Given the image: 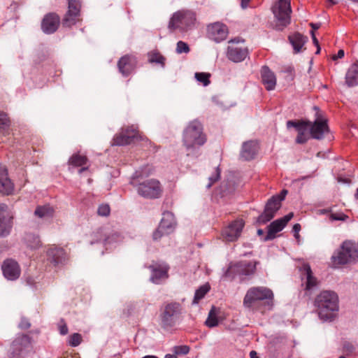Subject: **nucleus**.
Segmentation results:
<instances>
[{
	"label": "nucleus",
	"instance_id": "5701e85b",
	"mask_svg": "<svg viewBox=\"0 0 358 358\" xmlns=\"http://www.w3.org/2000/svg\"><path fill=\"white\" fill-rule=\"evenodd\" d=\"M14 190V185L8 176L5 167L0 166V192L3 194H10Z\"/></svg>",
	"mask_w": 358,
	"mask_h": 358
},
{
	"label": "nucleus",
	"instance_id": "79ce46f5",
	"mask_svg": "<svg viewBox=\"0 0 358 358\" xmlns=\"http://www.w3.org/2000/svg\"><path fill=\"white\" fill-rule=\"evenodd\" d=\"M189 52V48L187 43L181 41L177 43L176 52L178 54L188 53Z\"/></svg>",
	"mask_w": 358,
	"mask_h": 358
},
{
	"label": "nucleus",
	"instance_id": "a211bd4d",
	"mask_svg": "<svg viewBox=\"0 0 358 358\" xmlns=\"http://www.w3.org/2000/svg\"><path fill=\"white\" fill-rule=\"evenodd\" d=\"M1 269L4 277L9 280H15L20 275V266L13 259L5 260L1 266Z\"/></svg>",
	"mask_w": 358,
	"mask_h": 358
},
{
	"label": "nucleus",
	"instance_id": "c9c22d12",
	"mask_svg": "<svg viewBox=\"0 0 358 358\" xmlns=\"http://www.w3.org/2000/svg\"><path fill=\"white\" fill-rule=\"evenodd\" d=\"M165 57L157 52H151L148 54V61L150 63L160 64L162 67L165 66Z\"/></svg>",
	"mask_w": 358,
	"mask_h": 358
},
{
	"label": "nucleus",
	"instance_id": "423d86ee",
	"mask_svg": "<svg viewBox=\"0 0 358 358\" xmlns=\"http://www.w3.org/2000/svg\"><path fill=\"white\" fill-rule=\"evenodd\" d=\"M271 10L277 22L278 29L281 30L290 23L291 0H277L272 6Z\"/></svg>",
	"mask_w": 358,
	"mask_h": 358
},
{
	"label": "nucleus",
	"instance_id": "2eb2a0df",
	"mask_svg": "<svg viewBox=\"0 0 358 358\" xmlns=\"http://www.w3.org/2000/svg\"><path fill=\"white\" fill-rule=\"evenodd\" d=\"M280 203L277 196H272L267 201L264 213L259 216L258 222L262 224L269 222L280 208Z\"/></svg>",
	"mask_w": 358,
	"mask_h": 358
},
{
	"label": "nucleus",
	"instance_id": "69168bd1",
	"mask_svg": "<svg viewBox=\"0 0 358 358\" xmlns=\"http://www.w3.org/2000/svg\"><path fill=\"white\" fill-rule=\"evenodd\" d=\"M350 1L354 3H358V0H350Z\"/></svg>",
	"mask_w": 358,
	"mask_h": 358
},
{
	"label": "nucleus",
	"instance_id": "0eeeda50",
	"mask_svg": "<svg viewBox=\"0 0 358 358\" xmlns=\"http://www.w3.org/2000/svg\"><path fill=\"white\" fill-rule=\"evenodd\" d=\"M273 292L265 287H253L250 288L243 299V306L249 309H252L255 305L266 299L272 300Z\"/></svg>",
	"mask_w": 358,
	"mask_h": 358
},
{
	"label": "nucleus",
	"instance_id": "f8f14e48",
	"mask_svg": "<svg viewBox=\"0 0 358 358\" xmlns=\"http://www.w3.org/2000/svg\"><path fill=\"white\" fill-rule=\"evenodd\" d=\"M245 222L242 219H238L231 222L226 227L222 233V238L225 241H236L241 234Z\"/></svg>",
	"mask_w": 358,
	"mask_h": 358
},
{
	"label": "nucleus",
	"instance_id": "cd10ccee",
	"mask_svg": "<svg viewBox=\"0 0 358 358\" xmlns=\"http://www.w3.org/2000/svg\"><path fill=\"white\" fill-rule=\"evenodd\" d=\"M262 81L267 90H274L276 85L275 74L267 67L263 66L261 70Z\"/></svg>",
	"mask_w": 358,
	"mask_h": 358
},
{
	"label": "nucleus",
	"instance_id": "39448f33",
	"mask_svg": "<svg viewBox=\"0 0 358 358\" xmlns=\"http://www.w3.org/2000/svg\"><path fill=\"white\" fill-rule=\"evenodd\" d=\"M196 22L195 13L191 10H178L173 13L169 22L171 31H185L192 29Z\"/></svg>",
	"mask_w": 358,
	"mask_h": 358
},
{
	"label": "nucleus",
	"instance_id": "bf43d9fd",
	"mask_svg": "<svg viewBox=\"0 0 358 358\" xmlns=\"http://www.w3.org/2000/svg\"><path fill=\"white\" fill-rule=\"evenodd\" d=\"M310 26L314 30L318 29L320 27V24L310 23Z\"/></svg>",
	"mask_w": 358,
	"mask_h": 358
},
{
	"label": "nucleus",
	"instance_id": "f257e3e1",
	"mask_svg": "<svg viewBox=\"0 0 358 358\" xmlns=\"http://www.w3.org/2000/svg\"><path fill=\"white\" fill-rule=\"evenodd\" d=\"M315 306L323 321H331L338 310V297L334 292L322 291L317 296Z\"/></svg>",
	"mask_w": 358,
	"mask_h": 358
},
{
	"label": "nucleus",
	"instance_id": "2f4dec72",
	"mask_svg": "<svg viewBox=\"0 0 358 358\" xmlns=\"http://www.w3.org/2000/svg\"><path fill=\"white\" fill-rule=\"evenodd\" d=\"M54 209L50 205L38 206L34 212L36 217L39 218H49L52 217Z\"/></svg>",
	"mask_w": 358,
	"mask_h": 358
},
{
	"label": "nucleus",
	"instance_id": "7ed1b4c3",
	"mask_svg": "<svg viewBox=\"0 0 358 358\" xmlns=\"http://www.w3.org/2000/svg\"><path fill=\"white\" fill-rule=\"evenodd\" d=\"M144 173H135L131 178V184L136 188L139 195L147 199L159 198L162 192V188L159 180L149 179L142 182L137 183V179Z\"/></svg>",
	"mask_w": 358,
	"mask_h": 358
},
{
	"label": "nucleus",
	"instance_id": "7c9ffc66",
	"mask_svg": "<svg viewBox=\"0 0 358 358\" xmlns=\"http://www.w3.org/2000/svg\"><path fill=\"white\" fill-rule=\"evenodd\" d=\"M289 40L294 50V52L297 53L301 50L302 47L306 43V37L299 33H295L289 36Z\"/></svg>",
	"mask_w": 358,
	"mask_h": 358
},
{
	"label": "nucleus",
	"instance_id": "8fccbe9b",
	"mask_svg": "<svg viewBox=\"0 0 358 358\" xmlns=\"http://www.w3.org/2000/svg\"><path fill=\"white\" fill-rule=\"evenodd\" d=\"M30 326H31V324L27 319L22 318L21 322L19 324L20 328L26 329L29 328Z\"/></svg>",
	"mask_w": 358,
	"mask_h": 358
},
{
	"label": "nucleus",
	"instance_id": "6e6552de",
	"mask_svg": "<svg viewBox=\"0 0 358 358\" xmlns=\"http://www.w3.org/2000/svg\"><path fill=\"white\" fill-rule=\"evenodd\" d=\"M181 310L178 303L166 304L160 315L162 327L165 329L173 327L179 320Z\"/></svg>",
	"mask_w": 358,
	"mask_h": 358
},
{
	"label": "nucleus",
	"instance_id": "c85d7f7f",
	"mask_svg": "<svg viewBox=\"0 0 358 358\" xmlns=\"http://www.w3.org/2000/svg\"><path fill=\"white\" fill-rule=\"evenodd\" d=\"M46 254L48 259L55 265L65 259L66 253L64 249L54 245L48 249Z\"/></svg>",
	"mask_w": 358,
	"mask_h": 358
},
{
	"label": "nucleus",
	"instance_id": "393cba45",
	"mask_svg": "<svg viewBox=\"0 0 358 358\" xmlns=\"http://www.w3.org/2000/svg\"><path fill=\"white\" fill-rule=\"evenodd\" d=\"M7 209L6 204L0 203V236H6L10 233L11 225Z\"/></svg>",
	"mask_w": 358,
	"mask_h": 358
},
{
	"label": "nucleus",
	"instance_id": "9b49d317",
	"mask_svg": "<svg viewBox=\"0 0 358 358\" xmlns=\"http://www.w3.org/2000/svg\"><path fill=\"white\" fill-rule=\"evenodd\" d=\"M141 138L136 126L128 127L116 134L113 138V145H125L131 143L134 138Z\"/></svg>",
	"mask_w": 358,
	"mask_h": 358
},
{
	"label": "nucleus",
	"instance_id": "c03bdc74",
	"mask_svg": "<svg viewBox=\"0 0 358 358\" xmlns=\"http://www.w3.org/2000/svg\"><path fill=\"white\" fill-rule=\"evenodd\" d=\"M110 212V206L108 204H101L99 206L97 213L101 216H108Z\"/></svg>",
	"mask_w": 358,
	"mask_h": 358
},
{
	"label": "nucleus",
	"instance_id": "f03ea898",
	"mask_svg": "<svg viewBox=\"0 0 358 358\" xmlns=\"http://www.w3.org/2000/svg\"><path fill=\"white\" fill-rule=\"evenodd\" d=\"M206 141L201 124L197 120L189 122L183 133V144L187 150L189 152L197 146H201Z\"/></svg>",
	"mask_w": 358,
	"mask_h": 358
},
{
	"label": "nucleus",
	"instance_id": "4d7b16f0",
	"mask_svg": "<svg viewBox=\"0 0 358 358\" xmlns=\"http://www.w3.org/2000/svg\"><path fill=\"white\" fill-rule=\"evenodd\" d=\"M250 0H241V6L243 9H245L248 7V3Z\"/></svg>",
	"mask_w": 358,
	"mask_h": 358
},
{
	"label": "nucleus",
	"instance_id": "e433bc0d",
	"mask_svg": "<svg viewBox=\"0 0 358 358\" xmlns=\"http://www.w3.org/2000/svg\"><path fill=\"white\" fill-rule=\"evenodd\" d=\"M27 245L32 249L38 248L41 246V240L38 236L29 235L26 238Z\"/></svg>",
	"mask_w": 358,
	"mask_h": 358
},
{
	"label": "nucleus",
	"instance_id": "4c0bfd02",
	"mask_svg": "<svg viewBox=\"0 0 358 358\" xmlns=\"http://www.w3.org/2000/svg\"><path fill=\"white\" fill-rule=\"evenodd\" d=\"M194 77L203 86H207L210 84V74L208 73H196Z\"/></svg>",
	"mask_w": 358,
	"mask_h": 358
},
{
	"label": "nucleus",
	"instance_id": "49530a36",
	"mask_svg": "<svg viewBox=\"0 0 358 358\" xmlns=\"http://www.w3.org/2000/svg\"><path fill=\"white\" fill-rule=\"evenodd\" d=\"M189 351V348L187 345L175 346L173 352L176 355H187Z\"/></svg>",
	"mask_w": 358,
	"mask_h": 358
},
{
	"label": "nucleus",
	"instance_id": "680f3d73",
	"mask_svg": "<svg viewBox=\"0 0 358 358\" xmlns=\"http://www.w3.org/2000/svg\"><path fill=\"white\" fill-rule=\"evenodd\" d=\"M165 358H178L175 355L168 354L165 356Z\"/></svg>",
	"mask_w": 358,
	"mask_h": 358
},
{
	"label": "nucleus",
	"instance_id": "13d9d810",
	"mask_svg": "<svg viewBox=\"0 0 358 358\" xmlns=\"http://www.w3.org/2000/svg\"><path fill=\"white\" fill-rule=\"evenodd\" d=\"M250 358H259L257 356V353L254 350H252L250 352Z\"/></svg>",
	"mask_w": 358,
	"mask_h": 358
},
{
	"label": "nucleus",
	"instance_id": "09e8293b",
	"mask_svg": "<svg viewBox=\"0 0 358 358\" xmlns=\"http://www.w3.org/2000/svg\"><path fill=\"white\" fill-rule=\"evenodd\" d=\"M121 241V236L119 234H113L111 236L107 237L106 239H104L105 245L110 244L114 241Z\"/></svg>",
	"mask_w": 358,
	"mask_h": 358
},
{
	"label": "nucleus",
	"instance_id": "ea45409f",
	"mask_svg": "<svg viewBox=\"0 0 358 358\" xmlns=\"http://www.w3.org/2000/svg\"><path fill=\"white\" fill-rule=\"evenodd\" d=\"M329 219L331 221H346L348 216L341 212L331 213L329 215Z\"/></svg>",
	"mask_w": 358,
	"mask_h": 358
},
{
	"label": "nucleus",
	"instance_id": "72a5a7b5",
	"mask_svg": "<svg viewBox=\"0 0 358 358\" xmlns=\"http://www.w3.org/2000/svg\"><path fill=\"white\" fill-rule=\"evenodd\" d=\"M210 287L208 283L203 285L198 289L196 290L194 297L193 299V303H198L199 301L202 299L205 295L209 292Z\"/></svg>",
	"mask_w": 358,
	"mask_h": 358
},
{
	"label": "nucleus",
	"instance_id": "e2e57ef3",
	"mask_svg": "<svg viewBox=\"0 0 358 358\" xmlns=\"http://www.w3.org/2000/svg\"><path fill=\"white\" fill-rule=\"evenodd\" d=\"M88 169V166H85V167H83L81 168L79 171H78V173L80 174L82 173L84 171H86Z\"/></svg>",
	"mask_w": 358,
	"mask_h": 358
},
{
	"label": "nucleus",
	"instance_id": "a19ab883",
	"mask_svg": "<svg viewBox=\"0 0 358 358\" xmlns=\"http://www.w3.org/2000/svg\"><path fill=\"white\" fill-rule=\"evenodd\" d=\"M308 129V126H305L301 128L300 130H298V136L296 138V141L297 143H304L307 141V138L306 136V132Z\"/></svg>",
	"mask_w": 358,
	"mask_h": 358
},
{
	"label": "nucleus",
	"instance_id": "473e14b6",
	"mask_svg": "<svg viewBox=\"0 0 358 358\" xmlns=\"http://www.w3.org/2000/svg\"><path fill=\"white\" fill-rule=\"evenodd\" d=\"M220 313V310L215 306H213L211 310L209 312L208 317L206 321V324L208 327H215L218 325L219 320H218V314Z\"/></svg>",
	"mask_w": 358,
	"mask_h": 358
},
{
	"label": "nucleus",
	"instance_id": "5fc2aeb1",
	"mask_svg": "<svg viewBox=\"0 0 358 358\" xmlns=\"http://www.w3.org/2000/svg\"><path fill=\"white\" fill-rule=\"evenodd\" d=\"M287 194V191L286 189L282 190V192L280 193V194L275 195V196L278 197V199L281 202L282 200L285 199V196Z\"/></svg>",
	"mask_w": 358,
	"mask_h": 358
},
{
	"label": "nucleus",
	"instance_id": "c756f323",
	"mask_svg": "<svg viewBox=\"0 0 358 358\" xmlns=\"http://www.w3.org/2000/svg\"><path fill=\"white\" fill-rule=\"evenodd\" d=\"M345 83L348 87L358 85V62L352 64L348 69L345 74Z\"/></svg>",
	"mask_w": 358,
	"mask_h": 358
},
{
	"label": "nucleus",
	"instance_id": "052dcab7",
	"mask_svg": "<svg viewBox=\"0 0 358 358\" xmlns=\"http://www.w3.org/2000/svg\"><path fill=\"white\" fill-rule=\"evenodd\" d=\"M328 3L331 4V6L337 4L340 0H327Z\"/></svg>",
	"mask_w": 358,
	"mask_h": 358
},
{
	"label": "nucleus",
	"instance_id": "864d4df0",
	"mask_svg": "<svg viewBox=\"0 0 358 358\" xmlns=\"http://www.w3.org/2000/svg\"><path fill=\"white\" fill-rule=\"evenodd\" d=\"M344 50H339L338 53L336 55H333L332 59L336 60L337 59H341L344 57Z\"/></svg>",
	"mask_w": 358,
	"mask_h": 358
},
{
	"label": "nucleus",
	"instance_id": "dca6fc26",
	"mask_svg": "<svg viewBox=\"0 0 358 358\" xmlns=\"http://www.w3.org/2000/svg\"><path fill=\"white\" fill-rule=\"evenodd\" d=\"M227 27L221 22H215L208 26V34L216 43L225 40L228 36Z\"/></svg>",
	"mask_w": 358,
	"mask_h": 358
},
{
	"label": "nucleus",
	"instance_id": "9d476101",
	"mask_svg": "<svg viewBox=\"0 0 358 358\" xmlns=\"http://www.w3.org/2000/svg\"><path fill=\"white\" fill-rule=\"evenodd\" d=\"M256 270V263L254 262H239L231 265L227 272L226 276H231L235 274L241 277L242 280L244 277L252 275Z\"/></svg>",
	"mask_w": 358,
	"mask_h": 358
},
{
	"label": "nucleus",
	"instance_id": "4468645a",
	"mask_svg": "<svg viewBox=\"0 0 358 358\" xmlns=\"http://www.w3.org/2000/svg\"><path fill=\"white\" fill-rule=\"evenodd\" d=\"M229 43L231 44L227 48V57L236 63L243 61L248 55V48L238 44H235V40H231Z\"/></svg>",
	"mask_w": 358,
	"mask_h": 358
},
{
	"label": "nucleus",
	"instance_id": "3c124183",
	"mask_svg": "<svg viewBox=\"0 0 358 358\" xmlns=\"http://www.w3.org/2000/svg\"><path fill=\"white\" fill-rule=\"evenodd\" d=\"M311 36H312V38H313V41L314 44L317 46L316 54H319L320 51V48L319 46L318 40L316 38L313 31H311Z\"/></svg>",
	"mask_w": 358,
	"mask_h": 358
},
{
	"label": "nucleus",
	"instance_id": "a878e982",
	"mask_svg": "<svg viewBox=\"0 0 358 358\" xmlns=\"http://www.w3.org/2000/svg\"><path fill=\"white\" fill-rule=\"evenodd\" d=\"M152 271L150 280L155 284H159L168 278V266L166 264L159 265L158 266H150Z\"/></svg>",
	"mask_w": 358,
	"mask_h": 358
},
{
	"label": "nucleus",
	"instance_id": "6e6d98bb",
	"mask_svg": "<svg viewBox=\"0 0 358 358\" xmlns=\"http://www.w3.org/2000/svg\"><path fill=\"white\" fill-rule=\"evenodd\" d=\"M292 230L294 234H298L301 230V225L299 224H295L293 226Z\"/></svg>",
	"mask_w": 358,
	"mask_h": 358
},
{
	"label": "nucleus",
	"instance_id": "bb28decb",
	"mask_svg": "<svg viewBox=\"0 0 358 358\" xmlns=\"http://www.w3.org/2000/svg\"><path fill=\"white\" fill-rule=\"evenodd\" d=\"M258 151V144L256 141H250L243 144L241 157L249 161L255 158Z\"/></svg>",
	"mask_w": 358,
	"mask_h": 358
},
{
	"label": "nucleus",
	"instance_id": "aec40b11",
	"mask_svg": "<svg viewBox=\"0 0 358 358\" xmlns=\"http://www.w3.org/2000/svg\"><path fill=\"white\" fill-rule=\"evenodd\" d=\"M293 213H289L283 217L278 219L271 222L268 227L267 237L265 239L267 240L273 238L276 233L283 229L287 223L293 217Z\"/></svg>",
	"mask_w": 358,
	"mask_h": 358
},
{
	"label": "nucleus",
	"instance_id": "58836bf2",
	"mask_svg": "<svg viewBox=\"0 0 358 358\" xmlns=\"http://www.w3.org/2000/svg\"><path fill=\"white\" fill-rule=\"evenodd\" d=\"M82 336L80 334L74 333L69 336V343L72 347H76L80 344Z\"/></svg>",
	"mask_w": 358,
	"mask_h": 358
},
{
	"label": "nucleus",
	"instance_id": "603ef678",
	"mask_svg": "<svg viewBox=\"0 0 358 358\" xmlns=\"http://www.w3.org/2000/svg\"><path fill=\"white\" fill-rule=\"evenodd\" d=\"M59 333L62 335H66L68 333V327L65 324L59 326Z\"/></svg>",
	"mask_w": 358,
	"mask_h": 358
},
{
	"label": "nucleus",
	"instance_id": "b1692460",
	"mask_svg": "<svg viewBox=\"0 0 358 358\" xmlns=\"http://www.w3.org/2000/svg\"><path fill=\"white\" fill-rule=\"evenodd\" d=\"M303 279H306V289L311 290L318 285L317 279L313 275L310 266L308 264H303L300 268Z\"/></svg>",
	"mask_w": 358,
	"mask_h": 358
},
{
	"label": "nucleus",
	"instance_id": "de8ad7c7",
	"mask_svg": "<svg viewBox=\"0 0 358 358\" xmlns=\"http://www.w3.org/2000/svg\"><path fill=\"white\" fill-rule=\"evenodd\" d=\"M9 127V120L6 114L0 113V128L5 129Z\"/></svg>",
	"mask_w": 358,
	"mask_h": 358
},
{
	"label": "nucleus",
	"instance_id": "0e129e2a",
	"mask_svg": "<svg viewBox=\"0 0 358 358\" xmlns=\"http://www.w3.org/2000/svg\"><path fill=\"white\" fill-rule=\"evenodd\" d=\"M257 233H258V234L262 235V234H263V230L262 229H258Z\"/></svg>",
	"mask_w": 358,
	"mask_h": 358
},
{
	"label": "nucleus",
	"instance_id": "412c9836",
	"mask_svg": "<svg viewBox=\"0 0 358 358\" xmlns=\"http://www.w3.org/2000/svg\"><path fill=\"white\" fill-rule=\"evenodd\" d=\"M136 58L129 55L122 57L117 64L119 71L124 76H128L136 66Z\"/></svg>",
	"mask_w": 358,
	"mask_h": 358
},
{
	"label": "nucleus",
	"instance_id": "1a4fd4ad",
	"mask_svg": "<svg viewBox=\"0 0 358 358\" xmlns=\"http://www.w3.org/2000/svg\"><path fill=\"white\" fill-rule=\"evenodd\" d=\"M176 227L174 215L171 212H164L158 228L153 233V239L157 241L163 236L171 234Z\"/></svg>",
	"mask_w": 358,
	"mask_h": 358
},
{
	"label": "nucleus",
	"instance_id": "338daca9",
	"mask_svg": "<svg viewBox=\"0 0 358 358\" xmlns=\"http://www.w3.org/2000/svg\"><path fill=\"white\" fill-rule=\"evenodd\" d=\"M294 236H295L296 238H299V233L298 234H294Z\"/></svg>",
	"mask_w": 358,
	"mask_h": 358
},
{
	"label": "nucleus",
	"instance_id": "6ab92c4d",
	"mask_svg": "<svg viewBox=\"0 0 358 358\" xmlns=\"http://www.w3.org/2000/svg\"><path fill=\"white\" fill-rule=\"evenodd\" d=\"M312 137L315 139H321L329 131V127L326 120L317 119L313 124L308 123Z\"/></svg>",
	"mask_w": 358,
	"mask_h": 358
},
{
	"label": "nucleus",
	"instance_id": "f3484780",
	"mask_svg": "<svg viewBox=\"0 0 358 358\" xmlns=\"http://www.w3.org/2000/svg\"><path fill=\"white\" fill-rule=\"evenodd\" d=\"M80 8V0H69V9L63 21L64 26L71 27L79 20Z\"/></svg>",
	"mask_w": 358,
	"mask_h": 358
},
{
	"label": "nucleus",
	"instance_id": "4be33fe9",
	"mask_svg": "<svg viewBox=\"0 0 358 358\" xmlns=\"http://www.w3.org/2000/svg\"><path fill=\"white\" fill-rule=\"evenodd\" d=\"M59 24V17L54 13L46 15L41 24V28L43 32L46 34H52L55 32Z\"/></svg>",
	"mask_w": 358,
	"mask_h": 358
},
{
	"label": "nucleus",
	"instance_id": "20e7f679",
	"mask_svg": "<svg viewBox=\"0 0 358 358\" xmlns=\"http://www.w3.org/2000/svg\"><path fill=\"white\" fill-rule=\"evenodd\" d=\"M358 259V249L355 242L344 241L331 257L335 265H343Z\"/></svg>",
	"mask_w": 358,
	"mask_h": 358
},
{
	"label": "nucleus",
	"instance_id": "37998d69",
	"mask_svg": "<svg viewBox=\"0 0 358 358\" xmlns=\"http://www.w3.org/2000/svg\"><path fill=\"white\" fill-rule=\"evenodd\" d=\"M305 126H309V124L308 122H297L294 121L289 120L287 122V128L294 127L297 131L300 130L301 128L304 127Z\"/></svg>",
	"mask_w": 358,
	"mask_h": 358
},
{
	"label": "nucleus",
	"instance_id": "ddd939ff",
	"mask_svg": "<svg viewBox=\"0 0 358 358\" xmlns=\"http://www.w3.org/2000/svg\"><path fill=\"white\" fill-rule=\"evenodd\" d=\"M31 348V341L29 336L20 334L16 336L10 345L11 353L14 357L28 352Z\"/></svg>",
	"mask_w": 358,
	"mask_h": 358
},
{
	"label": "nucleus",
	"instance_id": "f704fd0d",
	"mask_svg": "<svg viewBox=\"0 0 358 358\" xmlns=\"http://www.w3.org/2000/svg\"><path fill=\"white\" fill-rule=\"evenodd\" d=\"M87 158L79 154H75L69 160V164L73 166H82L87 164Z\"/></svg>",
	"mask_w": 358,
	"mask_h": 358
},
{
	"label": "nucleus",
	"instance_id": "774afa93",
	"mask_svg": "<svg viewBox=\"0 0 358 358\" xmlns=\"http://www.w3.org/2000/svg\"><path fill=\"white\" fill-rule=\"evenodd\" d=\"M355 196L358 199V188L357 189V192H356Z\"/></svg>",
	"mask_w": 358,
	"mask_h": 358
},
{
	"label": "nucleus",
	"instance_id": "a18cd8bd",
	"mask_svg": "<svg viewBox=\"0 0 358 358\" xmlns=\"http://www.w3.org/2000/svg\"><path fill=\"white\" fill-rule=\"evenodd\" d=\"M220 176V170L219 168H217L215 171V173L209 177V182L207 185V188H210L215 182L219 180Z\"/></svg>",
	"mask_w": 358,
	"mask_h": 358
}]
</instances>
